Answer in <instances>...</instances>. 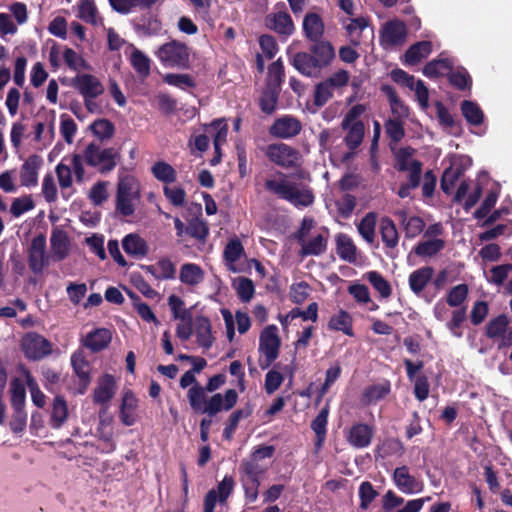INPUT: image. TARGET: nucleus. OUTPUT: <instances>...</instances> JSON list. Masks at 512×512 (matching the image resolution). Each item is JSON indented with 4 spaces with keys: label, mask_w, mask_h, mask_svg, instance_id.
Instances as JSON below:
<instances>
[{
    "label": "nucleus",
    "mask_w": 512,
    "mask_h": 512,
    "mask_svg": "<svg viewBox=\"0 0 512 512\" xmlns=\"http://www.w3.org/2000/svg\"><path fill=\"white\" fill-rule=\"evenodd\" d=\"M121 160V153L115 147H102L99 143L90 142L82 153H74L70 158L77 183L85 179L84 165L93 168L101 175L112 172Z\"/></svg>",
    "instance_id": "1"
},
{
    "label": "nucleus",
    "mask_w": 512,
    "mask_h": 512,
    "mask_svg": "<svg viewBox=\"0 0 512 512\" xmlns=\"http://www.w3.org/2000/svg\"><path fill=\"white\" fill-rule=\"evenodd\" d=\"M287 55L289 64L301 75L317 78L335 59V50L330 42L320 41L312 44L307 51H287Z\"/></svg>",
    "instance_id": "2"
},
{
    "label": "nucleus",
    "mask_w": 512,
    "mask_h": 512,
    "mask_svg": "<svg viewBox=\"0 0 512 512\" xmlns=\"http://www.w3.org/2000/svg\"><path fill=\"white\" fill-rule=\"evenodd\" d=\"M205 392L207 390L196 383L188 390L187 398L193 411L207 414L210 417L221 411L231 410L238 401V393L235 389L226 390L224 395L215 393L208 400Z\"/></svg>",
    "instance_id": "3"
},
{
    "label": "nucleus",
    "mask_w": 512,
    "mask_h": 512,
    "mask_svg": "<svg viewBox=\"0 0 512 512\" xmlns=\"http://www.w3.org/2000/svg\"><path fill=\"white\" fill-rule=\"evenodd\" d=\"M279 180L266 179L265 190L294 205L295 207H308L314 203L315 196L310 186L290 181L288 176L277 172Z\"/></svg>",
    "instance_id": "4"
},
{
    "label": "nucleus",
    "mask_w": 512,
    "mask_h": 512,
    "mask_svg": "<svg viewBox=\"0 0 512 512\" xmlns=\"http://www.w3.org/2000/svg\"><path fill=\"white\" fill-rule=\"evenodd\" d=\"M155 56L163 66L168 68L187 70L191 67L190 48L178 40L162 44L155 51Z\"/></svg>",
    "instance_id": "5"
},
{
    "label": "nucleus",
    "mask_w": 512,
    "mask_h": 512,
    "mask_svg": "<svg viewBox=\"0 0 512 512\" xmlns=\"http://www.w3.org/2000/svg\"><path fill=\"white\" fill-rule=\"evenodd\" d=\"M350 81V73L345 69H339L329 77L317 83L314 87L313 103L318 108L323 107L334 96L340 92Z\"/></svg>",
    "instance_id": "6"
},
{
    "label": "nucleus",
    "mask_w": 512,
    "mask_h": 512,
    "mask_svg": "<svg viewBox=\"0 0 512 512\" xmlns=\"http://www.w3.org/2000/svg\"><path fill=\"white\" fill-rule=\"evenodd\" d=\"M265 155L272 163L285 169L297 167L301 158L296 148L282 142L269 144Z\"/></svg>",
    "instance_id": "7"
},
{
    "label": "nucleus",
    "mask_w": 512,
    "mask_h": 512,
    "mask_svg": "<svg viewBox=\"0 0 512 512\" xmlns=\"http://www.w3.org/2000/svg\"><path fill=\"white\" fill-rule=\"evenodd\" d=\"M28 265L34 274H41L49 265V256L46 255V236L42 233L36 235L28 247Z\"/></svg>",
    "instance_id": "8"
},
{
    "label": "nucleus",
    "mask_w": 512,
    "mask_h": 512,
    "mask_svg": "<svg viewBox=\"0 0 512 512\" xmlns=\"http://www.w3.org/2000/svg\"><path fill=\"white\" fill-rule=\"evenodd\" d=\"M25 356L30 360H41L52 353V343L38 333H29L22 342Z\"/></svg>",
    "instance_id": "9"
},
{
    "label": "nucleus",
    "mask_w": 512,
    "mask_h": 512,
    "mask_svg": "<svg viewBox=\"0 0 512 512\" xmlns=\"http://www.w3.org/2000/svg\"><path fill=\"white\" fill-rule=\"evenodd\" d=\"M302 130L299 119L292 115H284L274 120L269 127V134L278 139H291Z\"/></svg>",
    "instance_id": "10"
},
{
    "label": "nucleus",
    "mask_w": 512,
    "mask_h": 512,
    "mask_svg": "<svg viewBox=\"0 0 512 512\" xmlns=\"http://www.w3.org/2000/svg\"><path fill=\"white\" fill-rule=\"evenodd\" d=\"M133 183L130 178L121 179L117 185L116 211L128 217L134 214Z\"/></svg>",
    "instance_id": "11"
},
{
    "label": "nucleus",
    "mask_w": 512,
    "mask_h": 512,
    "mask_svg": "<svg viewBox=\"0 0 512 512\" xmlns=\"http://www.w3.org/2000/svg\"><path fill=\"white\" fill-rule=\"evenodd\" d=\"M72 86L83 98L98 97L105 90L101 81L92 74H78L72 79Z\"/></svg>",
    "instance_id": "12"
},
{
    "label": "nucleus",
    "mask_w": 512,
    "mask_h": 512,
    "mask_svg": "<svg viewBox=\"0 0 512 512\" xmlns=\"http://www.w3.org/2000/svg\"><path fill=\"white\" fill-rule=\"evenodd\" d=\"M278 329L275 325H269L263 329L259 338V352L269 359H277L281 340L278 336Z\"/></svg>",
    "instance_id": "13"
},
{
    "label": "nucleus",
    "mask_w": 512,
    "mask_h": 512,
    "mask_svg": "<svg viewBox=\"0 0 512 512\" xmlns=\"http://www.w3.org/2000/svg\"><path fill=\"white\" fill-rule=\"evenodd\" d=\"M134 31L139 36H158L162 31V22L157 15L147 12L132 20Z\"/></svg>",
    "instance_id": "14"
},
{
    "label": "nucleus",
    "mask_w": 512,
    "mask_h": 512,
    "mask_svg": "<svg viewBox=\"0 0 512 512\" xmlns=\"http://www.w3.org/2000/svg\"><path fill=\"white\" fill-rule=\"evenodd\" d=\"M407 28L403 21H388L381 31V44L383 46H396L405 42Z\"/></svg>",
    "instance_id": "15"
},
{
    "label": "nucleus",
    "mask_w": 512,
    "mask_h": 512,
    "mask_svg": "<svg viewBox=\"0 0 512 512\" xmlns=\"http://www.w3.org/2000/svg\"><path fill=\"white\" fill-rule=\"evenodd\" d=\"M43 165V159L38 154L30 155L20 169V182L24 187H35L38 184V172Z\"/></svg>",
    "instance_id": "16"
},
{
    "label": "nucleus",
    "mask_w": 512,
    "mask_h": 512,
    "mask_svg": "<svg viewBox=\"0 0 512 512\" xmlns=\"http://www.w3.org/2000/svg\"><path fill=\"white\" fill-rule=\"evenodd\" d=\"M264 23L268 29L285 36L291 35L295 29L292 18L286 11L267 14Z\"/></svg>",
    "instance_id": "17"
},
{
    "label": "nucleus",
    "mask_w": 512,
    "mask_h": 512,
    "mask_svg": "<svg viewBox=\"0 0 512 512\" xmlns=\"http://www.w3.org/2000/svg\"><path fill=\"white\" fill-rule=\"evenodd\" d=\"M393 480L397 488L405 494H414L422 490V483L409 473V468L405 465L394 470Z\"/></svg>",
    "instance_id": "18"
},
{
    "label": "nucleus",
    "mask_w": 512,
    "mask_h": 512,
    "mask_svg": "<svg viewBox=\"0 0 512 512\" xmlns=\"http://www.w3.org/2000/svg\"><path fill=\"white\" fill-rule=\"evenodd\" d=\"M51 258L54 262H61L66 259L70 252V240L66 231L53 229L50 237Z\"/></svg>",
    "instance_id": "19"
},
{
    "label": "nucleus",
    "mask_w": 512,
    "mask_h": 512,
    "mask_svg": "<svg viewBox=\"0 0 512 512\" xmlns=\"http://www.w3.org/2000/svg\"><path fill=\"white\" fill-rule=\"evenodd\" d=\"M112 331L107 328H96L82 340V345L93 353L106 349L112 341Z\"/></svg>",
    "instance_id": "20"
},
{
    "label": "nucleus",
    "mask_w": 512,
    "mask_h": 512,
    "mask_svg": "<svg viewBox=\"0 0 512 512\" xmlns=\"http://www.w3.org/2000/svg\"><path fill=\"white\" fill-rule=\"evenodd\" d=\"M116 393L115 379L111 374L103 375L93 392V402L99 405H105L111 401Z\"/></svg>",
    "instance_id": "21"
},
{
    "label": "nucleus",
    "mask_w": 512,
    "mask_h": 512,
    "mask_svg": "<svg viewBox=\"0 0 512 512\" xmlns=\"http://www.w3.org/2000/svg\"><path fill=\"white\" fill-rule=\"evenodd\" d=\"M380 91L387 97L391 113L395 118L406 119L409 117V107L400 99L393 86L382 84Z\"/></svg>",
    "instance_id": "22"
},
{
    "label": "nucleus",
    "mask_w": 512,
    "mask_h": 512,
    "mask_svg": "<svg viewBox=\"0 0 512 512\" xmlns=\"http://www.w3.org/2000/svg\"><path fill=\"white\" fill-rule=\"evenodd\" d=\"M373 433L369 425L357 423L350 428L347 440L355 448H365L370 445Z\"/></svg>",
    "instance_id": "23"
},
{
    "label": "nucleus",
    "mask_w": 512,
    "mask_h": 512,
    "mask_svg": "<svg viewBox=\"0 0 512 512\" xmlns=\"http://www.w3.org/2000/svg\"><path fill=\"white\" fill-rule=\"evenodd\" d=\"M434 275V268L431 266H424L414 270L409 275V287L415 295H420L426 286L432 281Z\"/></svg>",
    "instance_id": "24"
},
{
    "label": "nucleus",
    "mask_w": 512,
    "mask_h": 512,
    "mask_svg": "<svg viewBox=\"0 0 512 512\" xmlns=\"http://www.w3.org/2000/svg\"><path fill=\"white\" fill-rule=\"evenodd\" d=\"M122 247L129 256L135 258H144L149 253L146 240L135 233H130L123 238Z\"/></svg>",
    "instance_id": "25"
},
{
    "label": "nucleus",
    "mask_w": 512,
    "mask_h": 512,
    "mask_svg": "<svg viewBox=\"0 0 512 512\" xmlns=\"http://www.w3.org/2000/svg\"><path fill=\"white\" fill-rule=\"evenodd\" d=\"M391 392V383L389 380H383L380 383L367 386L361 397L364 405H374L384 399Z\"/></svg>",
    "instance_id": "26"
},
{
    "label": "nucleus",
    "mask_w": 512,
    "mask_h": 512,
    "mask_svg": "<svg viewBox=\"0 0 512 512\" xmlns=\"http://www.w3.org/2000/svg\"><path fill=\"white\" fill-rule=\"evenodd\" d=\"M327 328L330 331L342 332L346 336L354 337L353 318L346 310L340 309L332 315L328 321Z\"/></svg>",
    "instance_id": "27"
},
{
    "label": "nucleus",
    "mask_w": 512,
    "mask_h": 512,
    "mask_svg": "<svg viewBox=\"0 0 512 512\" xmlns=\"http://www.w3.org/2000/svg\"><path fill=\"white\" fill-rule=\"evenodd\" d=\"M197 343L200 347L209 349L214 343L210 320L205 316H197L194 321Z\"/></svg>",
    "instance_id": "28"
},
{
    "label": "nucleus",
    "mask_w": 512,
    "mask_h": 512,
    "mask_svg": "<svg viewBox=\"0 0 512 512\" xmlns=\"http://www.w3.org/2000/svg\"><path fill=\"white\" fill-rule=\"evenodd\" d=\"M71 365L74 373L77 375L81 385L85 389L91 382V376L90 364L83 351L77 350L71 355Z\"/></svg>",
    "instance_id": "29"
},
{
    "label": "nucleus",
    "mask_w": 512,
    "mask_h": 512,
    "mask_svg": "<svg viewBox=\"0 0 512 512\" xmlns=\"http://www.w3.org/2000/svg\"><path fill=\"white\" fill-rule=\"evenodd\" d=\"M26 390L24 385L17 379L11 381V404L19 415L21 414V426L25 427L27 414L24 410Z\"/></svg>",
    "instance_id": "30"
},
{
    "label": "nucleus",
    "mask_w": 512,
    "mask_h": 512,
    "mask_svg": "<svg viewBox=\"0 0 512 512\" xmlns=\"http://www.w3.org/2000/svg\"><path fill=\"white\" fill-rule=\"evenodd\" d=\"M336 252L340 259L355 263L357 259V247L352 238L345 233H339L335 237Z\"/></svg>",
    "instance_id": "31"
},
{
    "label": "nucleus",
    "mask_w": 512,
    "mask_h": 512,
    "mask_svg": "<svg viewBox=\"0 0 512 512\" xmlns=\"http://www.w3.org/2000/svg\"><path fill=\"white\" fill-rule=\"evenodd\" d=\"M303 31L305 36L316 42H320L319 39L324 33V23L322 18L317 13H307L303 19Z\"/></svg>",
    "instance_id": "32"
},
{
    "label": "nucleus",
    "mask_w": 512,
    "mask_h": 512,
    "mask_svg": "<svg viewBox=\"0 0 512 512\" xmlns=\"http://www.w3.org/2000/svg\"><path fill=\"white\" fill-rule=\"evenodd\" d=\"M138 400L130 390L126 391L122 397L119 418L126 426H132L135 421L134 411L137 408Z\"/></svg>",
    "instance_id": "33"
},
{
    "label": "nucleus",
    "mask_w": 512,
    "mask_h": 512,
    "mask_svg": "<svg viewBox=\"0 0 512 512\" xmlns=\"http://www.w3.org/2000/svg\"><path fill=\"white\" fill-rule=\"evenodd\" d=\"M245 255V250L239 238L234 237L229 240L223 251V258L228 269L237 272L235 263Z\"/></svg>",
    "instance_id": "34"
},
{
    "label": "nucleus",
    "mask_w": 512,
    "mask_h": 512,
    "mask_svg": "<svg viewBox=\"0 0 512 512\" xmlns=\"http://www.w3.org/2000/svg\"><path fill=\"white\" fill-rule=\"evenodd\" d=\"M432 52V43L430 41H419L411 45L405 52V63L416 65L422 59L428 57Z\"/></svg>",
    "instance_id": "35"
},
{
    "label": "nucleus",
    "mask_w": 512,
    "mask_h": 512,
    "mask_svg": "<svg viewBox=\"0 0 512 512\" xmlns=\"http://www.w3.org/2000/svg\"><path fill=\"white\" fill-rule=\"evenodd\" d=\"M453 69V63L449 58L439 56L437 59L429 61L423 68V74L428 78H437L445 76Z\"/></svg>",
    "instance_id": "36"
},
{
    "label": "nucleus",
    "mask_w": 512,
    "mask_h": 512,
    "mask_svg": "<svg viewBox=\"0 0 512 512\" xmlns=\"http://www.w3.org/2000/svg\"><path fill=\"white\" fill-rule=\"evenodd\" d=\"M68 418V405L62 395H56L51 410L50 426L53 429H59Z\"/></svg>",
    "instance_id": "37"
},
{
    "label": "nucleus",
    "mask_w": 512,
    "mask_h": 512,
    "mask_svg": "<svg viewBox=\"0 0 512 512\" xmlns=\"http://www.w3.org/2000/svg\"><path fill=\"white\" fill-rule=\"evenodd\" d=\"M285 79V68L281 58L268 66V73L265 87L281 91Z\"/></svg>",
    "instance_id": "38"
},
{
    "label": "nucleus",
    "mask_w": 512,
    "mask_h": 512,
    "mask_svg": "<svg viewBox=\"0 0 512 512\" xmlns=\"http://www.w3.org/2000/svg\"><path fill=\"white\" fill-rule=\"evenodd\" d=\"M179 278L182 283L195 286L203 281L204 272L197 264L185 263L181 266Z\"/></svg>",
    "instance_id": "39"
},
{
    "label": "nucleus",
    "mask_w": 512,
    "mask_h": 512,
    "mask_svg": "<svg viewBox=\"0 0 512 512\" xmlns=\"http://www.w3.org/2000/svg\"><path fill=\"white\" fill-rule=\"evenodd\" d=\"M380 234L381 239L387 248L393 249L398 245V232L393 220L389 217H384L381 219Z\"/></svg>",
    "instance_id": "40"
},
{
    "label": "nucleus",
    "mask_w": 512,
    "mask_h": 512,
    "mask_svg": "<svg viewBox=\"0 0 512 512\" xmlns=\"http://www.w3.org/2000/svg\"><path fill=\"white\" fill-rule=\"evenodd\" d=\"M460 108L463 117L470 125L479 126L484 122V113L476 102L464 100Z\"/></svg>",
    "instance_id": "41"
},
{
    "label": "nucleus",
    "mask_w": 512,
    "mask_h": 512,
    "mask_svg": "<svg viewBox=\"0 0 512 512\" xmlns=\"http://www.w3.org/2000/svg\"><path fill=\"white\" fill-rule=\"evenodd\" d=\"M301 256H319L323 254L327 249V238L321 234L313 237L308 241L301 243Z\"/></svg>",
    "instance_id": "42"
},
{
    "label": "nucleus",
    "mask_w": 512,
    "mask_h": 512,
    "mask_svg": "<svg viewBox=\"0 0 512 512\" xmlns=\"http://www.w3.org/2000/svg\"><path fill=\"white\" fill-rule=\"evenodd\" d=\"M509 326V318L505 314H500L492 318L486 325L485 334L490 339L503 337Z\"/></svg>",
    "instance_id": "43"
},
{
    "label": "nucleus",
    "mask_w": 512,
    "mask_h": 512,
    "mask_svg": "<svg viewBox=\"0 0 512 512\" xmlns=\"http://www.w3.org/2000/svg\"><path fill=\"white\" fill-rule=\"evenodd\" d=\"M153 176L163 183H173L177 179L176 170L165 161H157L151 167Z\"/></svg>",
    "instance_id": "44"
},
{
    "label": "nucleus",
    "mask_w": 512,
    "mask_h": 512,
    "mask_svg": "<svg viewBox=\"0 0 512 512\" xmlns=\"http://www.w3.org/2000/svg\"><path fill=\"white\" fill-rule=\"evenodd\" d=\"M281 91L265 87L259 99V107L265 114L271 115L275 112Z\"/></svg>",
    "instance_id": "45"
},
{
    "label": "nucleus",
    "mask_w": 512,
    "mask_h": 512,
    "mask_svg": "<svg viewBox=\"0 0 512 512\" xmlns=\"http://www.w3.org/2000/svg\"><path fill=\"white\" fill-rule=\"evenodd\" d=\"M130 63L141 78H147L150 75L151 60L139 49H134L131 53Z\"/></svg>",
    "instance_id": "46"
},
{
    "label": "nucleus",
    "mask_w": 512,
    "mask_h": 512,
    "mask_svg": "<svg viewBox=\"0 0 512 512\" xmlns=\"http://www.w3.org/2000/svg\"><path fill=\"white\" fill-rule=\"evenodd\" d=\"M346 130H348V133L344 138L346 146L351 150L358 148L364 138V123L362 121H356L350 124Z\"/></svg>",
    "instance_id": "47"
},
{
    "label": "nucleus",
    "mask_w": 512,
    "mask_h": 512,
    "mask_svg": "<svg viewBox=\"0 0 512 512\" xmlns=\"http://www.w3.org/2000/svg\"><path fill=\"white\" fill-rule=\"evenodd\" d=\"M444 246V240L436 238L419 242L413 248V252L420 257H433L438 254L444 248Z\"/></svg>",
    "instance_id": "48"
},
{
    "label": "nucleus",
    "mask_w": 512,
    "mask_h": 512,
    "mask_svg": "<svg viewBox=\"0 0 512 512\" xmlns=\"http://www.w3.org/2000/svg\"><path fill=\"white\" fill-rule=\"evenodd\" d=\"M377 216L374 212L367 213L357 225L359 234L368 243H373L375 239V227Z\"/></svg>",
    "instance_id": "49"
},
{
    "label": "nucleus",
    "mask_w": 512,
    "mask_h": 512,
    "mask_svg": "<svg viewBox=\"0 0 512 512\" xmlns=\"http://www.w3.org/2000/svg\"><path fill=\"white\" fill-rule=\"evenodd\" d=\"M90 129L100 142L109 140L115 133L114 124L108 119H97L91 125Z\"/></svg>",
    "instance_id": "50"
},
{
    "label": "nucleus",
    "mask_w": 512,
    "mask_h": 512,
    "mask_svg": "<svg viewBox=\"0 0 512 512\" xmlns=\"http://www.w3.org/2000/svg\"><path fill=\"white\" fill-rule=\"evenodd\" d=\"M366 278L382 298L390 297L392 294L391 285L379 272L369 271L366 273Z\"/></svg>",
    "instance_id": "51"
},
{
    "label": "nucleus",
    "mask_w": 512,
    "mask_h": 512,
    "mask_svg": "<svg viewBox=\"0 0 512 512\" xmlns=\"http://www.w3.org/2000/svg\"><path fill=\"white\" fill-rule=\"evenodd\" d=\"M448 81L460 91L470 89L472 86V78L465 68H458L456 71L452 69L448 74Z\"/></svg>",
    "instance_id": "52"
},
{
    "label": "nucleus",
    "mask_w": 512,
    "mask_h": 512,
    "mask_svg": "<svg viewBox=\"0 0 512 512\" xmlns=\"http://www.w3.org/2000/svg\"><path fill=\"white\" fill-rule=\"evenodd\" d=\"M77 17L82 21L96 25L97 24V7L94 0H80L78 2Z\"/></svg>",
    "instance_id": "53"
},
{
    "label": "nucleus",
    "mask_w": 512,
    "mask_h": 512,
    "mask_svg": "<svg viewBox=\"0 0 512 512\" xmlns=\"http://www.w3.org/2000/svg\"><path fill=\"white\" fill-rule=\"evenodd\" d=\"M402 224L404 226L405 234L407 238H415L421 234L425 228L424 220L419 216L407 217L406 213H403Z\"/></svg>",
    "instance_id": "54"
},
{
    "label": "nucleus",
    "mask_w": 512,
    "mask_h": 512,
    "mask_svg": "<svg viewBox=\"0 0 512 512\" xmlns=\"http://www.w3.org/2000/svg\"><path fill=\"white\" fill-rule=\"evenodd\" d=\"M469 288L467 284H458L452 287L446 295V303L450 307H459L467 299Z\"/></svg>",
    "instance_id": "55"
},
{
    "label": "nucleus",
    "mask_w": 512,
    "mask_h": 512,
    "mask_svg": "<svg viewBox=\"0 0 512 512\" xmlns=\"http://www.w3.org/2000/svg\"><path fill=\"white\" fill-rule=\"evenodd\" d=\"M240 478L260 480L264 470L254 459L243 460L239 466Z\"/></svg>",
    "instance_id": "56"
},
{
    "label": "nucleus",
    "mask_w": 512,
    "mask_h": 512,
    "mask_svg": "<svg viewBox=\"0 0 512 512\" xmlns=\"http://www.w3.org/2000/svg\"><path fill=\"white\" fill-rule=\"evenodd\" d=\"M384 126L386 134L392 142L398 143L404 138L405 129L401 119L389 118Z\"/></svg>",
    "instance_id": "57"
},
{
    "label": "nucleus",
    "mask_w": 512,
    "mask_h": 512,
    "mask_svg": "<svg viewBox=\"0 0 512 512\" xmlns=\"http://www.w3.org/2000/svg\"><path fill=\"white\" fill-rule=\"evenodd\" d=\"M186 234L197 240L204 241L209 234V228L203 220L193 218L186 227Z\"/></svg>",
    "instance_id": "58"
},
{
    "label": "nucleus",
    "mask_w": 512,
    "mask_h": 512,
    "mask_svg": "<svg viewBox=\"0 0 512 512\" xmlns=\"http://www.w3.org/2000/svg\"><path fill=\"white\" fill-rule=\"evenodd\" d=\"M238 298L246 303L249 302L255 293V286L251 279L240 277L235 286Z\"/></svg>",
    "instance_id": "59"
},
{
    "label": "nucleus",
    "mask_w": 512,
    "mask_h": 512,
    "mask_svg": "<svg viewBox=\"0 0 512 512\" xmlns=\"http://www.w3.org/2000/svg\"><path fill=\"white\" fill-rule=\"evenodd\" d=\"M377 496L378 492L369 481H364L360 484L359 498L361 509L367 510Z\"/></svg>",
    "instance_id": "60"
},
{
    "label": "nucleus",
    "mask_w": 512,
    "mask_h": 512,
    "mask_svg": "<svg viewBox=\"0 0 512 512\" xmlns=\"http://www.w3.org/2000/svg\"><path fill=\"white\" fill-rule=\"evenodd\" d=\"M35 207L34 201L30 195H25L15 198L10 207V213L14 217H20L25 212L32 210Z\"/></svg>",
    "instance_id": "61"
},
{
    "label": "nucleus",
    "mask_w": 512,
    "mask_h": 512,
    "mask_svg": "<svg viewBox=\"0 0 512 512\" xmlns=\"http://www.w3.org/2000/svg\"><path fill=\"white\" fill-rule=\"evenodd\" d=\"M42 194L48 203H55L58 199V190L51 173H47L42 181Z\"/></svg>",
    "instance_id": "62"
},
{
    "label": "nucleus",
    "mask_w": 512,
    "mask_h": 512,
    "mask_svg": "<svg viewBox=\"0 0 512 512\" xmlns=\"http://www.w3.org/2000/svg\"><path fill=\"white\" fill-rule=\"evenodd\" d=\"M164 81L168 85L175 86L180 89L194 88L196 86L194 79L188 74L170 73L164 77Z\"/></svg>",
    "instance_id": "63"
},
{
    "label": "nucleus",
    "mask_w": 512,
    "mask_h": 512,
    "mask_svg": "<svg viewBox=\"0 0 512 512\" xmlns=\"http://www.w3.org/2000/svg\"><path fill=\"white\" fill-rule=\"evenodd\" d=\"M72 165H66L63 162H60L55 167L56 176L59 182V186L62 190L70 188L73 184L72 177Z\"/></svg>",
    "instance_id": "64"
}]
</instances>
